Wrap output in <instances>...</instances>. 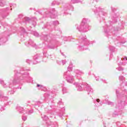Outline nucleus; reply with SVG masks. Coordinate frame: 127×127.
Masks as SVG:
<instances>
[{"label": "nucleus", "instance_id": "09e8293b", "mask_svg": "<svg viewBox=\"0 0 127 127\" xmlns=\"http://www.w3.org/2000/svg\"><path fill=\"white\" fill-rule=\"evenodd\" d=\"M12 6H16V4H11L10 7H12Z\"/></svg>", "mask_w": 127, "mask_h": 127}, {"label": "nucleus", "instance_id": "f3484780", "mask_svg": "<svg viewBox=\"0 0 127 127\" xmlns=\"http://www.w3.org/2000/svg\"><path fill=\"white\" fill-rule=\"evenodd\" d=\"M41 39L42 40H44V41H47V42L52 43L53 41H54V35L50 34L49 35L47 36V35L43 34L41 36Z\"/></svg>", "mask_w": 127, "mask_h": 127}, {"label": "nucleus", "instance_id": "39448f33", "mask_svg": "<svg viewBox=\"0 0 127 127\" xmlns=\"http://www.w3.org/2000/svg\"><path fill=\"white\" fill-rule=\"evenodd\" d=\"M36 21H37V19L36 17H31V18L28 17H23L22 14L19 15L17 18L15 20V23L22 22L24 25L27 23H31L34 27H35L36 25Z\"/></svg>", "mask_w": 127, "mask_h": 127}, {"label": "nucleus", "instance_id": "f8f14e48", "mask_svg": "<svg viewBox=\"0 0 127 127\" xmlns=\"http://www.w3.org/2000/svg\"><path fill=\"white\" fill-rule=\"evenodd\" d=\"M59 24V21L58 20L52 21L50 23H47V24L44 25V27H42L43 29L44 28H47L49 29L50 31H52V30L55 29V26Z\"/></svg>", "mask_w": 127, "mask_h": 127}, {"label": "nucleus", "instance_id": "a19ab883", "mask_svg": "<svg viewBox=\"0 0 127 127\" xmlns=\"http://www.w3.org/2000/svg\"><path fill=\"white\" fill-rule=\"evenodd\" d=\"M22 120L24 122H25V121H26V120H27V117L26 116H23L22 117Z\"/></svg>", "mask_w": 127, "mask_h": 127}, {"label": "nucleus", "instance_id": "c85d7f7f", "mask_svg": "<svg viewBox=\"0 0 127 127\" xmlns=\"http://www.w3.org/2000/svg\"><path fill=\"white\" fill-rule=\"evenodd\" d=\"M0 84L2 85L3 88H7L8 87V85L6 84V83L4 82V81L0 79Z\"/></svg>", "mask_w": 127, "mask_h": 127}, {"label": "nucleus", "instance_id": "e433bc0d", "mask_svg": "<svg viewBox=\"0 0 127 127\" xmlns=\"http://www.w3.org/2000/svg\"><path fill=\"white\" fill-rule=\"evenodd\" d=\"M109 49L111 52H115V48L114 47L110 46Z\"/></svg>", "mask_w": 127, "mask_h": 127}, {"label": "nucleus", "instance_id": "13d9d810", "mask_svg": "<svg viewBox=\"0 0 127 127\" xmlns=\"http://www.w3.org/2000/svg\"><path fill=\"white\" fill-rule=\"evenodd\" d=\"M112 54H110V57H112Z\"/></svg>", "mask_w": 127, "mask_h": 127}, {"label": "nucleus", "instance_id": "a878e982", "mask_svg": "<svg viewBox=\"0 0 127 127\" xmlns=\"http://www.w3.org/2000/svg\"><path fill=\"white\" fill-rule=\"evenodd\" d=\"M0 100L1 101H7V100H8V97L3 96V94L1 93L0 94Z\"/></svg>", "mask_w": 127, "mask_h": 127}, {"label": "nucleus", "instance_id": "bb28decb", "mask_svg": "<svg viewBox=\"0 0 127 127\" xmlns=\"http://www.w3.org/2000/svg\"><path fill=\"white\" fill-rule=\"evenodd\" d=\"M19 31H20V33H21V35H23V36H24L25 34H27V33H26V32L25 31V30L24 29V28H23V27L20 28Z\"/></svg>", "mask_w": 127, "mask_h": 127}, {"label": "nucleus", "instance_id": "5701e85b", "mask_svg": "<svg viewBox=\"0 0 127 127\" xmlns=\"http://www.w3.org/2000/svg\"><path fill=\"white\" fill-rule=\"evenodd\" d=\"M52 44H49L48 46H47V48L48 49H55V48H56V46H55V45H54V44H55V40H54V41H53L52 43Z\"/></svg>", "mask_w": 127, "mask_h": 127}, {"label": "nucleus", "instance_id": "ddd939ff", "mask_svg": "<svg viewBox=\"0 0 127 127\" xmlns=\"http://www.w3.org/2000/svg\"><path fill=\"white\" fill-rule=\"evenodd\" d=\"M58 106L59 108V111L58 112V115L60 118L62 119V117H63V115H64V113L65 112V108L63 106V102H62V100H60L58 103Z\"/></svg>", "mask_w": 127, "mask_h": 127}, {"label": "nucleus", "instance_id": "1a4fd4ad", "mask_svg": "<svg viewBox=\"0 0 127 127\" xmlns=\"http://www.w3.org/2000/svg\"><path fill=\"white\" fill-rule=\"evenodd\" d=\"M93 11L94 12L95 14L99 15L100 17H102V18H104V17H106L108 15L107 12H104L103 8L101 7H98L97 5L94 7Z\"/></svg>", "mask_w": 127, "mask_h": 127}, {"label": "nucleus", "instance_id": "20e7f679", "mask_svg": "<svg viewBox=\"0 0 127 127\" xmlns=\"http://www.w3.org/2000/svg\"><path fill=\"white\" fill-rule=\"evenodd\" d=\"M111 8L113 12L112 21H110L107 23V25L104 27V33L107 37H109V35L111 36V34H116L118 30H120V29H115L114 27L112 26V25L113 23H116L118 19H119V13H115L116 10H117V8H115L113 6H111Z\"/></svg>", "mask_w": 127, "mask_h": 127}, {"label": "nucleus", "instance_id": "4468645a", "mask_svg": "<svg viewBox=\"0 0 127 127\" xmlns=\"http://www.w3.org/2000/svg\"><path fill=\"white\" fill-rule=\"evenodd\" d=\"M42 119L43 121H45L46 124L48 126V127H58V124L57 122H51V121H47L49 120L48 117L46 115H42Z\"/></svg>", "mask_w": 127, "mask_h": 127}, {"label": "nucleus", "instance_id": "58836bf2", "mask_svg": "<svg viewBox=\"0 0 127 127\" xmlns=\"http://www.w3.org/2000/svg\"><path fill=\"white\" fill-rule=\"evenodd\" d=\"M33 110H29L27 113L26 114H27L28 115H31V114H33Z\"/></svg>", "mask_w": 127, "mask_h": 127}, {"label": "nucleus", "instance_id": "f257e3e1", "mask_svg": "<svg viewBox=\"0 0 127 127\" xmlns=\"http://www.w3.org/2000/svg\"><path fill=\"white\" fill-rule=\"evenodd\" d=\"M28 71H30V69H27L25 67H18L14 71L15 74L13 81L10 80L8 82L9 88L12 89V90L10 91L11 95H13L14 94L15 92V89H19V87H15V85H17V84L22 85V84L25 83V82H27V83L32 82V78L30 77Z\"/></svg>", "mask_w": 127, "mask_h": 127}, {"label": "nucleus", "instance_id": "37998d69", "mask_svg": "<svg viewBox=\"0 0 127 127\" xmlns=\"http://www.w3.org/2000/svg\"><path fill=\"white\" fill-rule=\"evenodd\" d=\"M114 115H115V116H119L122 115V113H121V111H119L118 113L115 112H114Z\"/></svg>", "mask_w": 127, "mask_h": 127}, {"label": "nucleus", "instance_id": "f03ea898", "mask_svg": "<svg viewBox=\"0 0 127 127\" xmlns=\"http://www.w3.org/2000/svg\"><path fill=\"white\" fill-rule=\"evenodd\" d=\"M119 80L121 83V88L115 90L117 99H119L118 104L117 105V111H122L127 104V90L125 87L127 86V82L125 80V77L123 76H119Z\"/></svg>", "mask_w": 127, "mask_h": 127}, {"label": "nucleus", "instance_id": "8fccbe9b", "mask_svg": "<svg viewBox=\"0 0 127 127\" xmlns=\"http://www.w3.org/2000/svg\"><path fill=\"white\" fill-rule=\"evenodd\" d=\"M11 31L13 32V33H14V32H15V31H13V28L11 27Z\"/></svg>", "mask_w": 127, "mask_h": 127}, {"label": "nucleus", "instance_id": "c756f323", "mask_svg": "<svg viewBox=\"0 0 127 127\" xmlns=\"http://www.w3.org/2000/svg\"><path fill=\"white\" fill-rule=\"evenodd\" d=\"M6 4V1L5 0H0V6H4Z\"/></svg>", "mask_w": 127, "mask_h": 127}, {"label": "nucleus", "instance_id": "a211bd4d", "mask_svg": "<svg viewBox=\"0 0 127 127\" xmlns=\"http://www.w3.org/2000/svg\"><path fill=\"white\" fill-rule=\"evenodd\" d=\"M121 61L122 62L120 63H119V61L118 62L119 67L116 69L117 70H118V71H123V70H124V68L121 66V65L126 66L127 64V62H126V61H127V57L125 56L124 58H121Z\"/></svg>", "mask_w": 127, "mask_h": 127}, {"label": "nucleus", "instance_id": "680f3d73", "mask_svg": "<svg viewBox=\"0 0 127 127\" xmlns=\"http://www.w3.org/2000/svg\"><path fill=\"white\" fill-rule=\"evenodd\" d=\"M12 10V8H11V9H10V10Z\"/></svg>", "mask_w": 127, "mask_h": 127}, {"label": "nucleus", "instance_id": "2eb2a0df", "mask_svg": "<svg viewBox=\"0 0 127 127\" xmlns=\"http://www.w3.org/2000/svg\"><path fill=\"white\" fill-rule=\"evenodd\" d=\"M64 14H71V11L74 10V7L70 3H66L64 7Z\"/></svg>", "mask_w": 127, "mask_h": 127}, {"label": "nucleus", "instance_id": "6e6552de", "mask_svg": "<svg viewBox=\"0 0 127 127\" xmlns=\"http://www.w3.org/2000/svg\"><path fill=\"white\" fill-rule=\"evenodd\" d=\"M88 22V19L83 18L80 25H75V27L79 32H87L88 30H90L91 27L89 26V24L87 23Z\"/></svg>", "mask_w": 127, "mask_h": 127}, {"label": "nucleus", "instance_id": "4c0bfd02", "mask_svg": "<svg viewBox=\"0 0 127 127\" xmlns=\"http://www.w3.org/2000/svg\"><path fill=\"white\" fill-rule=\"evenodd\" d=\"M49 58H51L52 60H54L55 59V56L54 55H51L49 56Z\"/></svg>", "mask_w": 127, "mask_h": 127}, {"label": "nucleus", "instance_id": "7c9ffc66", "mask_svg": "<svg viewBox=\"0 0 127 127\" xmlns=\"http://www.w3.org/2000/svg\"><path fill=\"white\" fill-rule=\"evenodd\" d=\"M72 70H73V64L70 63L67 67V71H66V72H71Z\"/></svg>", "mask_w": 127, "mask_h": 127}, {"label": "nucleus", "instance_id": "4be33fe9", "mask_svg": "<svg viewBox=\"0 0 127 127\" xmlns=\"http://www.w3.org/2000/svg\"><path fill=\"white\" fill-rule=\"evenodd\" d=\"M53 96L54 95H52V92H46L44 95V97L46 98V99H52Z\"/></svg>", "mask_w": 127, "mask_h": 127}, {"label": "nucleus", "instance_id": "f704fd0d", "mask_svg": "<svg viewBox=\"0 0 127 127\" xmlns=\"http://www.w3.org/2000/svg\"><path fill=\"white\" fill-rule=\"evenodd\" d=\"M106 104H107V105H109V106H111V107H113V106H114V103L112 102L111 101H107L106 102H105Z\"/></svg>", "mask_w": 127, "mask_h": 127}, {"label": "nucleus", "instance_id": "b1692460", "mask_svg": "<svg viewBox=\"0 0 127 127\" xmlns=\"http://www.w3.org/2000/svg\"><path fill=\"white\" fill-rule=\"evenodd\" d=\"M42 105V103L40 101H37L34 102V104L33 105V107H35L36 110H38L39 107H40Z\"/></svg>", "mask_w": 127, "mask_h": 127}, {"label": "nucleus", "instance_id": "412c9836", "mask_svg": "<svg viewBox=\"0 0 127 127\" xmlns=\"http://www.w3.org/2000/svg\"><path fill=\"white\" fill-rule=\"evenodd\" d=\"M25 45L26 46H27V47H29V46H32V47H36V45L34 43L33 41L29 39V41L26 42L25 43Z\"/></svg>", "mask_w": 127, "mask_h": 127}, {"label": "nucleus", "instance_id": "603ef678", "mask_svg": "<svg viewBox=\"0 0 127 127\" xmlns=\"http://www.w3.org/2000/svg\"><path fill=\"white\" fill-rule=\"evenodd\" d=\"M101 81H102V82L106 83V80L105 79H101Z\"/></svg>", "mask_w": 127, "mask_h": 127}, {"label": "nucleus", "instance_id": "a18cd8bd", "mask_svg": "<svg viewBox=\"0 0 127 127\" xmlns=\"http://www.w3.org/2000/svg\"><path fill=\"white\" fill-rule=\"evenodd\" d=\"M62 63L63 64V65H65V64H66V60H63Z\"/></svg>", "mask_w": 127, "mask_h": 127}, {"label": "nucleus", "instance_id": "bf43d9fd", "mask_svg": "<svg viewBox=\"0 0 127 127\" xmlns=\"http://www.w3.org/2000/svg\"><path fill=\"white\" fill-rule=\"evenodd\" d=\"M15 29H16V28H15V29H14V30H15Z\"/></svg>", "mask_w": 127, "mask_h": 127}, {"label": "nucleus", "instance_id": "4d7b16f0", "mask_svg": "<svg viewBox=\"0 0 127 127\" xmlns=\"http://www.w3.org/2000/svg\"><path fill=\"white\" fill-rule=\"evenodd\" d=\"M62 55H63V56H64V54H63V53H61Z\"/></svg>", "mask_w": 127, "mask_h": 127}, {"label": "nucleus", "instance_id": "cd10ccee", "mask_svg": "<svg viewBox=\"0 0 127 127\" xmlns=\"http://www.w3.org/2000/svg\"><path fill=\"white\" fill-rule=\"evenodd\" d=\"M16 110L20 114H22L24 112V109L20 106H17L16 107Z\"/></svg>", "mask_w": 127, "mask_h": 127}, {"label": "nucleus", "instance_id": "6ab92c4d", "mask_svg": "<svg viewBox=\"0 0 127 127\" xmlns=\"http://www.w3.org/2000/svg\"><path fill=\"white\" fill-rule=\"evenodd\" d=\"M10 10H9V8L6 7V8L2 9L0 10V13L1 14V16H2V18H5L7 15H8V13H9Z\"/></svg>", "mask_w": 127, "mask_h": 127}, {"label": "nucleus", "instance_id": "7ed1b4c3", "mask_svg": "<svg viewBox=\"0 0 127 127\" xmlns=\"http://www.w3.org/2000/svg\"><path fill=\"white\" fill-rule=\"evenodd\" d=\"M64 78L66 80L67 83L73 84L74 86H76L77 91H87L88 94L93 93L94 90L89 84L83 82L82 84L75 82V78L74 76L71 74V72L69 71H65L64 73Z\"/></svg>", "mask_w": 127, "mask_h": 127}, {"label": "nucleus", "instance_id": "9b49d317", "mask_svg": "<svg viewBox=\"0 0 127 127\" xmlns=\"http://www.w3.org/2000/svg\"><path fill=\"white\" fill-rule=\"evenodd\" d=\"M33 62L30 60H27L26 62L28 63V64H30V63H32V64H37L38 63H40L41 61H42V59H43V57L41 56V54H37L35 55L33 58Z\"/></svg>", "mask_w": 127, "mask_h": 127}, {"label": "nucleus", "instance_id": "423d86ee", "mask_svg": "<svg viewBox=\"0 0 127 127\" xmlns=\"http://www.w3.org/2000/svg\"><path fill=\"white\" fill-rule=\"evenodd\" d=\"M78 42L79 44L78 49L79 51L87 50V49H88V46H89L91 43V44H93V43H95V41L90 42V41L87 39V38H86V36L80 37Z\"/></svg>", "mask_w": 127, "mask_h": 127}, {"label": "nucleus", "instance_id": "dca6fc26", "mask_svg": "<svg viewBox=\"0 0 127 127\" xmlns=\"http://www.w3.org/2000/svg\"><path fill=\"white\" fill-rule=\"evenodd\" d=\"M10 32L4 31L0 34V42L5 43L7 41V36H9Z\"/></svg>", "mask_w": 127, "mask_h": 127}, {"label": "nucleus", "instance_id": "72a5a7b5", "mask_svg": "<svg viewBox=\"0 0 127 127\" xmlns=\"http://www.w3.org/2000/svg\"><path fill=\"white\" fill-rule=\"evenodd\" d=\"M81 2L80 0H71V3H79Z\"/></svg>", "mask_w": 127, "mask_h": 127}, {"label": "nucleus", "instance_id": "de8ad7c7", "mask_svg": "<svg viewBox=\"0 0 127 127\" xmlns=\"http://www.w3.org/2000/svg\"><path fill=\"white\" fill-rule=\"evenodd\" d=\"M57 64H59V65H61V61H57Z\"/></svg>", "mask_w": 127, "mask_h": 127}, {"label": "nucleus", "instance_id": "79ce46f5", "mask_svg": "<svg viewBox=\"0 0 127 127\" xmlns=\"http://www.w3.org/2000/svg\"><path fill=\"white\" fill-rule=\"evenodd\" d=\"M33 35H34V36H36V37H38V36H39V34H38L37 32H34Z\"/></svg>", "mask_w": 127, "mask_h": 127}, {"label": "nucleus", "instance_id": "473e14b6", "mask_svg": "<svg viewBox=\"0 0 127 127\" xmlns=\"http://www.w3.org/2000/svg\"><path fill=\"white\" fill-rule=\"evenodd\" d=\"M60 4V2L57 1H53L52 2V5H59Z\"/></svg>", "mask_w": 127, "mask_h": 127}, {"label": "nucleus", "instance_id": "e2e57ef3", "mask_svg": "<svg viewBox=\"0 0 127 127\" xmlns=\"http://www.w3.org/2000/svg\"><path fill=\"white\" fill-rule=\"evenodd\" d=\"M20 89H21V87H20Z\"/></svg>", "mask_w": 127, "mask_h": 127}, {"label": "nucleus", "instance_id": "aec40b11", "mask_svg": "<svg viewBox=\"0 0 127 127\" xmlns=\"http://www.w3.org/2000/svg\"><path fill=\"white\" fill-rule=\"evenodd\" d=\"M74 72L75 74V77L78 79V80H82V77L79 76H83L84 75V72L79 69H75Z\"/></svg>", "mask_w": 127, "mask_h": 127}, {"label": "nucleus", "instance_id": "6e6d98bb", "mask_svg": "<svg viewBox=\"0 0 127 127\" xmlns=\"http://www.w3.org/2000/svg\"><path fill=\"white\" fill-rule=\"evenodd\" d=\"M121 43L122 44H124L125 43V42H121Z\"/></svg>", "mask_w": 127, "mask_h": 127}, {"label": "nucleus", "instance_id": "5fc2aeb1", "mask_svg": "<svg viewBox=\"0 0 127 127\" xmlns=\"http://www.w3.org/2000/svg\"><path fill=\"white\" fill-rule=\"evenodd\" d=\"M94 0L95 1H96V2H98V1L99 0Z\"/></svg>", "mask_w": 127, "mask_h": 127}, {"label": "nucleus", "instance_id": "052dcab7", "mask_svg": "<svg viewBox=\"0 0 127 127\" xmlns=\"http://www.w3.org/2000/svg\"><path fill=\"white\" fill-rule=\"evenodd\" d=\"M30 10L32 9V8H30Z\"/></svg>", "mask_w": 127, "mask_h": 127}, {"label": "nucleus", "instance_id": "c9c22d12", "mask_svg": "<svg viewBox=\"0 0 127 127\" xmlns=\"http://www.w3.org/2000/svg\"><path fill=\"white\" fill-rule=\"evenodd\" d=\"M62 91L63 94H66V93H68V89H67V88L66 87H63Z\"/></svg>", "mask_w": 127, "mask_h": 127}, {"label": "nucleus", "instance_id": "864d4df0", "mask_svg": "<svg viewBox=\"0 0 127 127\" xmlns=\"http://www.w3.org/2000/svg\"><path fill=\"white\" fill-rule=\"evenodd\" d=\"M103 126H104V127H106V124L103 123Z\"/></svg>", "mask_w": 127, "mask_h": 127}, {"label": "nucleus", "instance_id": "2f4dec72", "mask_svg": "<svg viewBox=\"0 0 127 127\" xmlns=\"http://www.w3.org/2000/svg\"><path fill=\"white\" fill-rule=\"evenodd\" d=\"M63 40L64 41H72V40L71 39V37H64L63 38Z\"/></svg>", "mask_w": 127, "mask_h": 127}, {"label": "nucleus", "instance_id": "393cba45", "mask_svg": "<svg viewBox=\"0 0 127 127\" xmlns=\"http://www.w3.org/2000/svg\"><path fill=\"white\" fill-rule=\"evenodd\" d=\"M94 103L95 104V107H100V106H102L101 103H100V99H95L94 101Z\"/></svg>", "mask_w": 127, "mask_h": 127}, {"label": "nucleus", "instance_id": "3c124183", "mask_svg": "<svg viewBox=\"0 0 127 127\" xmlns=\"http://www.w3.org/2000/svg\"><path fill=\"white\" fill-rule=\"evenodd\" d=\"M95 79H96V81H99V76L95 77Z\"/></svg>", "mask_w": 127, "mask_h": 127}, {"label": "nucleus", "instance_id": "49530a36", "mask_svg": "<svg viewBox=\"0 0 127 127\" xmlns=\"http://www.w3.org/2000/svg\"><path fill=\"white\" fill-rule=\"evenodd\" d=\"M58 31L59 32V34H61V33H62V31L60 29H58Z\"/></svg>", "mask_w": 127, "mask_h": 127}, {"label": "nucleus", "instance_id": "ea45409f", "mask_svg": "<svg viewBox=\"0 0 127 127\" xmlns=\"http://www.w3.org/2000/svg\"><path fill=\"white\" fill-rule=\"evenodd\" d=\"M4 110V107L2 105H0V113Z\"/></svg>", "mask_w": 127, "mask_h": 127}, {"label": "nucleus", "instance_id": "9d476101", "mask_svg": "<svg viewBox=\"0 0 127 127\" xmlns=\"http://www.w3.org/2000/svg\"><path fill=\"white\" fill-rule=\"evenodd\" d=\"M49 105L51 109H46V111L47 112V114L50 115V118H53V115L54 114H53V112H52V110L57 108V104L55 103L54 100L51 99V100L49 101Z\"/></svg>", "mask_w": 127, "mask_h": 127}, {"label": "nucleus", "instance_id": "0eeeda50", "mask_svg": "<svg viewBox=\"0 0 127 127\" xmlns=\"http://www.w3.org/2000/svg\"><path fill=\"white\" fill-rule=\"evenodd\" d=\"M42 11H44V17H50L51 18H56L57 17V12L55 8L48 10L47 9H38L37 12L39 14H42Z\"/></svg>", "mask_w": 127, "mask_h": 127}, {"label": "nucleus", "instance_id": "c03bdc74", "mask_svg": "<svg viewBox=\"0 0 127 127\" xmlns=\"http://www.w3.org/2000/svg\"><path fill=\"white\" fill-rule=\"evenodd\" d=\"M37 87H40L41 88V89H42V88H43V85H40V84H37Z\"/></svg>", "mask_w": 127, "mask_h": 127}]
</instances>
